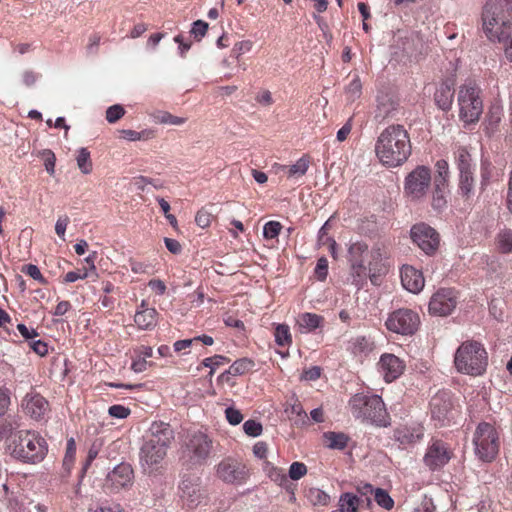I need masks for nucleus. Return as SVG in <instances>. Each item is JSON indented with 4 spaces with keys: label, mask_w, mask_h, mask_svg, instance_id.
Returning a JSON list of instances; mask_svg holds the SVG:
<instances>
[{
    "label": "nucleus",
    "mask_w": 512,
    "mask_h": 512,
    "mask_svg": "<svg viewBox=\"0 0 512 512\" xmlns=\"http://www.w3.org/2000/svg\"><path fill=\"white\" fill-rule=\"evenodd\" d=\"M387 257V249L383 244L377 243L369 249L365 241L351 242L347 249V262L353 284L362 286L367 278L376 283L377 278L387 271Z\"/></svg>",
    "instance_id": "nucleus-1"
},
{
    "label": "nucleus",
    "mask_w": 512,
    "mask_h": 512,
    "mask_svg": "<svg viewBox=\"0 0 512 512\" xmlns=\"http://www.w3.org/2000/svg\"><path fill=\"white\" fill-rule=\"evenodd\" d=\"M412 152L410 135L401 124L387 126L375 143V154L379 162L387 168L403 165Z\"/></svg>",
    "instance_id": "nucleus-2"
},
{
    "label": "nucleus",
    "mask_w": 512,
    "mask_h": 512,
    "mask_svg": "<svg viewBox=\"0 0 512 512\" xmlns=\"http://www.w3.org/2000/svg\"><path fill=\"white\" fill-rule=\"evenodd\" d=\"M6 451L14 459L26 464L42 462L48 453L44 437L32 430H19L6 438Z\"/></svg>",
    "instance_id": "nucleus-3"
},
{
    "label": "nucleus",
    "mask_w": 512,
    "mask_h": 512,
    "mask_svg": "<svg viewBox=\"0 0 512 512\" xmlns=\"http://www.w3.org/2000/svg\"><path fill=\"white\" fill-rule=\"evenodd\" d=\"M175 434L171 425L162 421L151 424L146 440L140 450V461L144 469L156 470L167 455Z\"/></svg>",
    "instance_id": "nucleus-4"
},
{
    "label": "nucleus",
    "mask_w": 512,
    "mask_h": 512,
    "mask_svg": "<svg viewBox=\"0 0 512 512\" xmlns=\"http://www.w3.org/2000/svg\"><path fill=\"white\" fill-rule=\"evenodd\" d=\"M508 0H487L481 12V29L491 42L505 43L512 34Z\"/></svg>",
    "instance_id": "nucleus-5"
},
{
    "label": "nucleus",
    "mask_w": 512,
    "mask_h": 512,
    "mask_svg": "<svg viewBox=\"0 0 512 512\" xmlns=\"http://www.w3.org/2000/svg\"><path fill=\"white\" fill-rule=\"evenodd\" d=\"M352 415L379 427L390 425V415L379 395L357 393L349 400Z\"/></svg>",
    "instance_id": "nucleus-6"
},
{
    "label": "nucleus",
    "mask_w": 512,
    "mask_h": 512,
    "mask_svg": "<svg viewBox=\"0 0 512 512\" xmlns=\"http://www.w3.org/2000/svg\"><path fill=\"white\" fill-rule=\"evenodd\" d=\"M454 365L459 373L481 376L488 366V353L484 345L475 340L463 342L454 354Z\"/></svg>",
    "instance_id": "nucleus-7"
},
{
    "label": "nucleus",
    "mask_w": 512,
    "mask_h": 512,
    "mask_svg": "<svg viewBox=\"0 0 512 512\" xmlns=\"http://www.w3.org/2000/svg\"><path fill=\"white\" fill-rule=\"evenodd\" d=\"M459 118L466 124H475L483 113L481 89L475 81L468 80L458 91Z\"/></svg>",
    "instance_id": "nucleus-8"
},
{
    "label": "nucleus",
    "mask_w": 512,
    "mask_h": 512,
    "mask_svg": "<svg viewBox=\"0 0 512 512\" xmlns=\"http://www.w3.org/2000/svg\"><path fill=\"white\" fill-rule=\"evenodd\" d=\"M473 444L476 456L483 462H492L499 453L500 438L494 425L481 422L478 424Z\"/></svg>",
    "instance_id": "nucleus-9"
},
{
    "label": "nucleus",
    "mask_w": 512,
    "mask_h": 512,
    "mask_svg": "<svg viewBox=\"0 0 512 512\" xmlns=\"http://www.w3.org/2000/svg\"><path fill=\"white\" fill-rule=\"evenodd\" d=\"M431 180V170L423 165L417 166L405 177V196L411 201L423 199L430 190Z\"/></svg>",
    "instance_id": "nucleus-10"
},
{
    "label": "nucleus",
    "mask_w": 512,
    "mask_h": 512,
    "mask_svg": "<svg viewBox=\"0 0 512 512\" xmlns=\"http://www.w3.org/2000/svg\"><path fill=\"white\" fill-rule=\"evenodd\" d=\"M218 479L230 485H242L250 478V469L241 460L233 457L222 459L215 467Z\"/></svg>",
    "instance_id": "nucleus-11"
},
{
    "label": "nucleus",
    "mask_w": 512,
    "mask_h": 512,
    "mask_svg": "<svg viewBox=\"0 0 512 512\" xmlns=\"http://www.w3.org/2000/svg\"><path fill=\"white\" fill-rule=\"evenodd\" d=\"M420 325V318L417 312L408 309L400 308L389 314L385 326L394 333L402 335L414 334Z\"/></svg>",
    "instance_id": "nucleus-12"
},
{
    "label": "nucleus",
    "mask_w": 512,
    "mask_h": 512,
    "mask_svg": "<svg viewBox=\"0 0 512 512\" xmlns=\"http://www.w3.org/2000/svg\"><path fill=\"white\" fill-rule=\"evenodd\" d=\"M212 451V440L201 431L189 436L186 443L185 454L192 464L203 465L207 462Z\"/></svg>",
    "instance_id": "nucleus-13"
},
{
    "label": "nucleus",
    "mask_w": 512,
    "mask_h": 512,
    "mask_svg": "<svg viewBox=\"0 0 512 512\" xmlns=\"http://www.w3.org/2000/svg\"><path fill=\"white\" fill-rule=\"evenodd\" d=\"M453 450L439 439H432L426 449L423 462L431 471L442 469L452 458Z\"/></svg>",
    "instance_id": "nucleus-14"
},
{
    "label": "nucleus",
    "mask_w": 512,
    "mask_h": 512,
    "mask_svg": "<svg viewBox=\"0 0 512 512\" xmlns=\"http://www.w3.org/2000/svg\"><path fill=\"white\" fill-rule=\"evenodd\" d=\"M411 238L413 242L427 255H433L440 244L439 233L425 223L412 227Z\"/></svg>",
    "instance_id": "nucleus-15"
},
{
    "label": "nucleus",
    "mask_w": 512,
    "mask_h": 512,
    "mask_svg": "<svg viewBox=\"0 0 512 512\" xmlns=\"http://www.w3.org/2000/svg\"><path fill=\"white\" fill-rule=\"evenodd\" d=\"M458 303V293L454 288H441L431 297L429 312L432 315L447 316L452 313Z\"/></svg>",
    "instance_id": "nucleus-16"
},
{
    "label": "nucleus",
    "mask_w": 512,
    "mask_h": 512,
    "mask_svg": "<svg viewBox=\"0 0 512 512\" xmlns=\"http://www.w3.org/2000/svg\"><path fill=\"white\" fill-rule=\"evenodd\" d=\"M180 497L188 508H195L207 499V491L199 477L184 478L179 486Z\"/></svg>",
    "instance_id": "nucleus-17"
},
{
    "label": "nucleus",
    "mask_w": 512,
    "mask_h": 512,
    "mask_svg": "<svg viewBox=\"0 0 512 512\" xmlns=\"http://www.w3.org/2000/svg\"><path fill=\"white\" fill-rule=\"evenodd\" d=\"M133 480V469L128 463L117 465L106 478V487L112 493L119 492L131 486Z\"/></svg>",
    "instance_id": "nucleus-18"
},
{
    "label": "nucleus",
    "mask_w": 512,
    "mask_h": 512,
    "mask_svg": "<svg viewBox=\"0 0 512 512\" xmlns=\"http://www.w3.org/2000/svg\"><path fill=\"white\" fill-rule=\"evenodd\" d=\"M453 402L447 391H439L430 400V411L433 419L444 423L453 417Z\"/></svg>",
    "instance_id": "nucleus-19"
},
{
    "label": "nucleus",
    "mask_w": 512,
    "mask_h": 512,
    "mask_svg": "<svg viewBox=\"0 0 512 512\" xmlns=\"http://www.w3.org/2000/svg\"><path fill=\"white\" fill-rule=\"evenodd\" d=\"M22 407L27 415L37 421L44 419L50 410L48 401L40 394H27L22 401Z\"/></svg>",
    "instance_id": "nucleus-20"
},
{
    "label": "nucleus",
    "mask_w": 512,
    "mask_h": 512,
    "mask_svg": "<svg viewBox=\"0 0 512 512\" xmlns=\"http://www.w3.org/2000/svg\"><path fill=\"white\" fill-rule=\"evenodd\" d=\"M401 283L403 287L414 294L421 292L425 285L422 272L411 265H403L400 270Z\"/></svg>",
    "instance_id": "nucleus-21"
},
{
    "label": "nucleus",
    "mask_w": 512,
    "mask_h": 512,
    "mask_svg": "<svg viewBox=\"0 0 512 512\" xmlns=\"http://www.w3.org/2000/svg\"><path fill=\"white\" fill-rule=\"evenodd\" d=\"M379 366L385 381L388 383L400 377L405 369L404 362L394 354H383Z\"/></svg>",
    "instance_id": "nucleus-22"
},
{
    "label": "nucleus",
    "mask_w": 512,
    "mask_h": 512,
    "mask_svg": "<svg viewBox=\"0 0 512 512\" xmlns=\"http://www.w3.org/2000/svg\"><path fill=\"white\" fill-rule=\"evenodd\" d=\"M424 436V427L420 423L401 425L394 431V438L403 445L414 444Z\"/></svg>",
    "instance_id": "nucleus-23"
},
{
    "label": "nucleus",
    "mask_w": 512,
    "mask_h": 512,
    "mask_svg": "<svg viewBox=\"0 0 512 512\" xmlns=\"http://www.w3.org/2000/svg\"><path fill=\"white\" fill-rule=\"evenodd\" d=\"M325 319L323 316L304 312L300 313L296 318L295 327L301 334H308L314 332L318 328H323Z\"/></svg>",
    "instance_id": "nucleus-24"
},
{
    "label": "nucleus",
    "mask_w": 512,
    "mask_h": 512,
    "mask_svg": "<svg viewBox=\"0 0 512 512\" xmlns=\"http://www.w3.org/2000/svg\"><path fill=\"white\" fill-rule=\"evenodd\" d=\"M454 85L452 79H445L440 83L434 94L437 106L444 111L449 110L452 106L455 93Z\"/></svg>",
    "instance_id": "nucleus-25"
},
{
    "label": "nucleus",
    "mask_w": 512,
    "mask_h": 512,
    "mask_svg": "<svg viewBox=\"0 0 512 512\" xmlns=\"http://www.w3.org/2000/svg\"><path fill=\"white\" fill-rule=\"evenodd\" d=\"M159 313L155 310L135 311L134 322L138 329L151 331L157 324Z\"/></svg>",
    "instance_id": "nucleus-26"
},
{
    "label": "nucleus",
    "mask_w": 512,
    "mask_h": 512,
    "mask_svg": "<svg viewBox=\"0 0 512 512\" xmlns=\"http://www.w3.org/2000/svg\"><path fill=\"white\" fill-rule=\"evenodd\" d=\"M502 117H503L502 106L497 103L492 104L488 109V112L486 114V118L484 121L485 133L487 135L490 136L498 130V127H499V124L501 123Z\"/></svg>",
    "instance_id": "nucleus-27"
},
{
    "label": "nucleus",
    "mask_w": 512,
    "mask_h": 512,
    "mask_svg": "<svg viewBox=\"0 0 512 512\" xmlns=\"http://www.w3.org/2000/svg\"><path fill=\"white\" fill-rule=\"evenodd\" d=\"M310 165V157L303 155L293 165H280L279 171L287 175L288 178L298 179L306 174Z\"/></svg>",
    "instance_id": "nucleus-28"
},
{
    "label": "nucleus",
    "mask_w": 512,
    "mask_h": 512,
    "mask_svg": "<svg viewBox=\"0 0 512 512\" xmlns=\"http://www.w3.org/2000/svg\"><path fill=\"white\" fill-rule=\"evenodd\" d=\"M263 471L265 472L266 476L279 487H283L290 481L283 468L277 467L267 460H265L263 463Z\"/></svg>",
    "instance_id": "nucleus-29"
},
{
    "label": "nucleus",
    "mask_w": 512,
    "mask_h": 512,
    "mask_svg": "<svg viewBox=\"0 0 512 512\" xmlns=\"http://www.w3.org/2000/svg\"><path fill=\"white\" fill-rule=\"evenodd\" d=\"M304 495L313 506H326L330 501V496L323 490L310 487L304 490Z\"/></svg>",
    "instance_id": "nucleus-30"
},
{
    "label": "nucleus",
    "mask_w": 512,
    "mask_h": 512,
    "mask_svg": "<svg viewBox=\"0 0 512 512\" xmlns=\"http://www.w3.org/2000/svg\"><path fill=\"white\" fill-rule=\"evenodd\" d=\"M454 159L459 172L473 170L472 158L466 147H457L454 151Z\"/></svg>",
    "instance_id": "nucleus-31"
},
{
    "label": "nucleus",
    "mask_w": 512,
    "mask_h": 512,
    "mask_svg": "<svg viewBox=\"0 0 512 512\" xmlns=\"http://www.w3.org/2000/svg\"><path fill=\"white\" fill-rule=\"evenodd\" d=\"M275 343L280 347H290L292 345V335L290 327L287 324H274Z\"/></svg>",
    "instance_id": "nucleus-32"
},
{
    "label": "nucleus",
    "mask_w": 512,
    "mask_h": 512,
    "mask_svg": "<svg viewBox=\"0 0 512 512\" xmlns=\"http://www.w3.org/2000/svg\"><path fill=\"white\" fill-rule=\"evenodd\" d=\"M76 456V442L74 438H70L66 443V451L62 462V467L64 470L63 475L68 476L74 466Z\"/></svg>",
    "instance_id": "nucleus-33"
},
{
    "label": "nucleus",
    "mask_w": 512,
    "mask_h": 512,
    "mask_svg": "<svg viewBox=\"0 0 512 512\" xmlns=\"http://www.w3.org/2000/svg\"><path fill=\"white\" fill-rule=\"evenodd\" d=\"M326 446L331 449L343 450L348 444L349 437L344 433L327 432L324 434Z\"/></svg>",
    "instance_id": "nucleus-34"
},
{
    "label": "nucleus",
    "mask_w": 512,
    "mask_h": 512,
    "mask_svg": "<svg viewBox=\"0 0 512 512\" xmlns=\"http://www.w3.org/2000/svg\"><path fill=\"white\" fill-rule=\"evenodd\" d=\"M496 248L500 253L506 254L512 252V230L504 229L500 231L495 239Z\"/></svg>",
    "instance_id": "nucleus-35"
},
{
    "label": "nucleus",
    "mask_w": 512,
    "mask_h": 512,
    "mask_svg": "<svg viewBox=\"0 0 512 512\" xmlns=\"http://www.w3.org/2000/svg\"><path fill=\"white\" fill-rule=\"evenodd\" d=\"M360 499L352 493H344L339 499L340 512H358Z\"/></svg>",
    "instance_id": "nucleus-36"
},
{
    "label": "nucleus",
    "mask_w": 512,
    "mask_h": 512,
    "mask_svg": "<svg viewBox=\"0 0 512 512\" xmlns=\"http://www.w3.org/2000/svg\"><path fill=\"white\" fill-rule=\"evenodd\" d=\"M374 349V344L368 338L359 336L352 342L351 351L356 356L367 355Z\"/></svg>",
    "instance_id": "nucleus-37"
},
{
    "label": "nucleus",
    "mask_w": 512,
    "mask_h": 512,
    "mask_svg": "<svg viewBox=\"0 0 512 512\" xmlns=\"http://www.w3.org/2000/svg\"><path fill=\"white\" fill-rule=\"evenodd\" d=\"M120 138L126 139L129 141H137V140H149L155 137V132L151 129H145L141 132H137L131 129H123L119 131Z\"/></svg>",
    "instance_id": "nucleus-38"
},
{
    "label": "nucleus",
    "mask_w": 512,
    "mask_h": 512,
    "mask_svg": "<svg viewBox=\"0 0 512 512\" xmlns=\"http://www.w3.org/2000/svg\"><path fill=\"white\" fill-rule=\"evenodd\" d=\"M459 174V189L461 194L469 198L474 188L473 170L459 172Z\"/></svg>",
    "instance_id": "nucleus-39"
},
{
    "label": "nucleus",
    "mask_w": 512,
    "mask_h": 512,
    "mask_svg": "<svg viewBox=\"0 0 512 512\" xmlns=\"http://www.w3.org/2000/svg\"><path fill=\"white\" fill-rule=\"evenodd\" d=\"M254 367V361L249 358H241L234 361L228 368V373L239 376L244 375Z\"/></svg>",
    "instance_id": "nucleus-40"
},
{
    "label": "nucleus",
    "mask_w": 512,
    "mask_h": 512,
    "mask_svg": "<svg viewBox=\"0 0 512 512\" xmlns=\"http://www.w3.org/2000/svg\"><path fill=\"white\" fill-rule=\"evenodd\" d=\"M76 161L78 168L83 174H90L92 172L93 164L87 148L79 149Z\"/></svg>",
    "instance_id": "nucleus-41"
},
{
    "label": "nucleus",
    "mask_w": 512,
    "mask_h": 512,
    "mask_svg": "<svg viewBox=\"0 0 512 512\" xmlns=\"http://www.w3.org/2000/svg\"><path fill=\"white\" fill-rule=\"evenodd\" d=\"M375 502L386 510H391L394 507V500L391 498L389 493L382 489L376 488L373 494Z\"/></svg>",
    "instance_id": "nucleus-42"
},
{
    "label": "nucleus",
    "mask_w": 512,
    "mask_h": 512,
    "mask_svg": "<svg viewBox=\"0 0 512 512\" xmlns=\"http://www.w3.org/2000/svg\"><path fill=\"white\" fill-rule=\"evenodd\" d=\"M230 362H231L230 358H228L224 355L216 354L214 356L207 357V358L203 359L200 365L203 367L217 370L221 366L228 364Z\"/></svg>",
    "instance_id": "nucleus-43"
},
{
    "label": "nucleus",
    "mask_w": 512,
    "mask_h": 512,
    "mask_svg": "<svg viewBox=\"0 0 512 512\" xmlns=\"http://www.w3.org/2000/svg\"><path fill=\"white\" fill-rule=\"evenodd\" d=\"M362 92V84L358 76L347 85L345 89L346 97L349 101H355L358 99Z\"/></svg>",
    "instance_id": "nucleus-44"
},
{
    "label": "nucleus",
    "mask_w": 512,
    "mask_h": 512,
    "mask_svg": "<svg viewBox=\"0 0 512 512\" xmlns=\"http://www.w3.org/2000/svg\"><path fill=\"white\" fill-rule=\"evenodd\" d=\"M43 160L46 171L52 176L55 173L56 156L50 149H44L38 153Z\"/></svg>",
    "instance_id": "nucleus-45"
},
{
    "label": "nucleus",
    "mask_w": 512,
    "mask_h": 512,
    "mask_svg": "<svg viewBox=\"0 0 512 512\" xmlns=\"http://www.w3.org/2000/svg\"><path fill=\"white\" fill-rule=\"evenodd\" d=\"M434 184L435 189L433 191L432 206L435 209H442L446 205L444 190L442 188L445 184H440L438 179H435Z\"/></svg>",
    "instance_id": "nucleus-46"
},
{
    "label": "nucleus",
    "mask_w": 512,
    "mask_h": 512,
    "mask_svg": "<svg viewBox=\"0 0 512 512\" xmlns=\"http://www.w3.org/2000/svg\"><path fill=\"white\" fill-rule=\"evenodd\" d=\"M307 466L303 462H293L288 471V479L293 481H297L303 478L307 474Z\"/></svg>",
    "instance_id": "nucleus-47"
},
{
    "label": "nucleus",
    "mask_w": 512,
    "mask_h": 512,
    "mask_svg": "<svg viewBox=\"0 0 512 512\" xmlns=\"http://www.w3.org/2000/svg\"><path fill=\"white\" fill-rule=\"evenodd\" d=\"M21 272L38 281L42 285L48 283L47 279L43 276L40 269L34 264H26L21 268Z\"/></svg>",
    "instance_id": "nucleus-48"
},
{
    "label": "nucleus",
    "mask_w": 512,
    "mask_h": 512,
    "mask_svg": "<svg viewBox=\"0 0 512 512\" xmlns=\"http://www.w3.org/2000/svg\"><path fill=\"white\" fill-rule=\"evenodd\" d=\"M156 121L161 124L182 125L186 122V118L172 115L169 112H160L156 116Z\"/></svg>",
    "instance_id": "nucleus-49"
},
{
    "label": "nucleus",
    "mask_w": 512,
    "mask_h": 512,
    "mask_svg": "<svg viewBox=\"0 0 512 512\" xmlns=\"http://www.w3.org/2000/svg\"><path fill=\"white\" fill-rule=\"evenodd\" d=\"M244 432L250 437H258L262 434V424L256 420L249 419L243 424Z\"/></svg>",
    "instance_id": "nucleus-50"
},
{
    "label": "nucleus",
    "mask_w": 512,
    "mask_h": 512,
    "mask_svg": "<svg viewBox=\"0 0 512 512\" xmlns=\"http://www.w3.org/2000/svg\"><path fill=\"white\" fill-rule=\"evenodd\" d=\"M282 229V225L278 221H269L263 227V236L266 239H274L278 237Z\"/></svg>",
    "instance_id": "nucleus-51"
},
{
    "label": "nucleus",
    "mask_w": 512,
    "mask_h": 512,
    "mask_svg": "<svg viewBox=\"0 0 512 512\" xmlns=\"http://www.w3.org/2000/svg\"><path fill=\"white\" fill-rule=\"evenodd\" d=\"M213 214L209 212L205 207H202L195 216L196 224L201 228H207L211 225L213 220Z\"/></svg>",
    "instance_id": "nucleus-52"
},
{
    "label": "nucleus",
    "mask_w": 512,
    "mask_h": 512,
    "mask_svg": "<svg viewBox=\"0 0 512 512\" xmlns=\"http://www.w3.org/2000/svg\"><path fill=\"white\" fill-rule=\"evenodd\" d=\"M125 114V109L120 104L110 106L106 110V120L109 123H116Z\"/></svg>",
    "instance_id": "nucleus-53"
},
{
    "label": "nucleus",
    "mask_w": 512,
    "mask_h": 512,
    "mask_svg": "<svg viewBox=\"0 0 512 512\" xmlns=\"http://www.w3.org/2000/svg\"><path fill=\"white\" fill-rule=\"evenodd\" d=\"M329 221H326L318 232V246H325L326 244H335V240L329 236Z\"/></svg>",
    "instance_id": "nucleus-54"
},
{
    "label": "nucleus",
    "mask_w": 512,
    "mask_h": 512,
    "mask_svg": "<svg viewBox=\"0 0 512 512\" xmlns=\"http://www.w3.org/2000/svg\"><path fill=\"white\" fill-rule=\"evenodd\" d=\"M328 274V260L325 257L318 259L315 267V275L318 280L324 281Z\"/></svg>",
    "instance_id": "nucleus-55"
},
{
    "label": "nucleus",
    "mask_w": 512,
    "mask_h": 512,
    "mask_svg": "<svg viewBox=\"0 0 512 512\" xmlns=\"http://www.w3.org/2000/svg\"><path fill=\"white\" fill-rule=\"evenodd\" d=\"M69 223L70 218L68 215H61L56 221L55 232L62 240H65V231Z\"/></svg>",
    "instance_id": "nucleus-56"
},
{
    "label": "nucleus",
    "mask_w": 512,
    "mask_h": 512,
    "mask_svg": "<svg viewBox=\"0 0 512 512\" xmlns=\"http://www.w3.org/2000/svg\"><path fill=\"white\" fill-rule=\"evenodd\" d=\"M208 30V23L197 20L193 23L191 34L194 35V37L199 41L202 39V37L205 36L206 32Z\"/></svg>",
    "instance_id": "nucleus-57"
},
{
    "label": "nucleus",
    "mask_w": 512,
    "mask_h": 512,
    "mask_svg": "<svg viewBox=\"0 0 512 512\" xmlns=\"http://www.w3.org/2000/svg\"><path fill=\"white\" fill-rule=\"evenodd\" d=\"M108 413L114 418L124 419L130 415V409L123 405L116 404L109 407Z\"/></svg>",
    "instance_id": "nucleus-58"
},
{
    "label": "nucleus",
    "mask_w": 512,
    "mask_h": 512,
    "mask_svg": "<svg viewBox=\"0 0 512 512\" xmlns=\"http://www.w3.org/2000/svg\"><path fill=\"white\" fill-rule=\"evenodd\" d=\"M436 169H437L438 176L435 179H438L440 184H445L446 177L449 174V166H448L447 161L443 160V159L438 160L436 162Z\"/></svg>",
    "instance_id": "nucleus-59"
},
{
    "label": "nucleus",
    "mask_w": 512,
    "mask_h": 512,
    "mask_svg": "<svg viewBox=\"0 0 512 512\" xmlns=\"http://www.w3.org/2000/svg\"><path fill=\"white\" fill-rule=\"evenodd\" d=\"M129 265L131 271L135 274H149L151 271V266L149 264L137 260L130 259Z\"/></svg>",
    "instance_id": "nucleus-60"
},
{
    "label": "nucleus",
    "mask_w": 512,
    "mask_h": 512,
    "mask_svg": "<svg viewBox=\"0 0 512 512\" xmlns=\"http://www.w3.org/2000/svg\"><path fill=\"white\" fill-rule=\"evenodd\" d=\"M225 416H226V419L227 421L231 424V425H238L242 422L243 420V415L242 413L237 410V409H234L232 407H229L225 410Z\"/></svg>",
    "instance_id": "nucleus-61"
},
{
    "label": "nucleus",
    "mask_w": 512,
    "mask_h": 512,
    "mask_svg": "<svg viewBox=\"0 0 512 512\" xmlns=\"http://www.w3.org/2000/svg\"><path fill=\"white\" fill-rule=\"evenodd\" d=\"M10 405V391L5 387H0V416L4 415Z\"/></svg>",
    "instance_id": "nucleus-62"
},
{
    "label": "nucleus",
    "mask_w": 512,
    "mask_h": 512,
    "mask_svg": "<svg viewBox=\"0 0 512 512\" xmlns=\"http://www.w3.org/2000/svg\"><path fill=\"white\" fill-rule=\"evenodd\" d=\"M30 348L39 356L44 357L48 354V344L42 340L32 341L29 343Z\"/></svg>",
    "instance_id": "nucleus-63"
},
{
    "label": "nucleus",
    "mask_w": 512,
    "mask_h": 512,
    "mask_svg": "<svg viewBox=\"0 0 512 512\" xmlns=\"http://www.w3.org/2000/svg\"><path fill=\"white\" fill-rule=\"evenodd\" d=\"M414 512H436V507L430 498H424L414 509Z\"/></svg>",
    "instance_id": "nucleus-64"
}]
</instances>
